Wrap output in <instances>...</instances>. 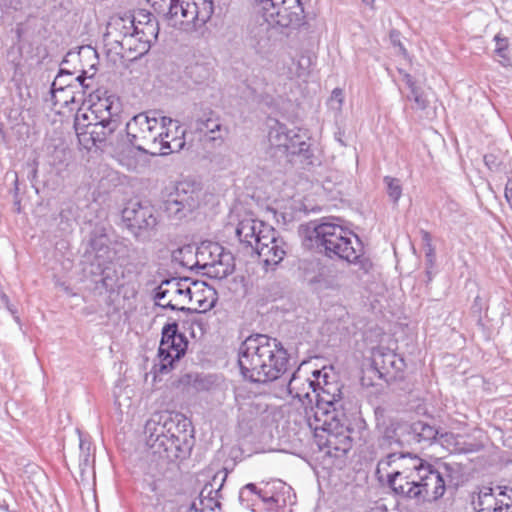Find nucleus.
Returning <instances> with one entry per match:
<instances>
[{
	"label": "nucleus",
	"mask_w": 512,
	"mask_h": 512,
	"mask_svg": "<svg viewBox=\"0 0 512 512\" xmlns=\"http://www.w3.org/2000/svg\"><path fill=\"white\" fill-rule=\"evenodd\" d=\"M288 355L281 342L265 334L247 337L238 351L243 377L255 383L278 379L287 368Z\"/></svg>",
	"instance_id": "1"
},
{
	"label": "nucleus",
	"mask_w": 512,
	"mask_h": 512,
	"mask_svg": "<svg viewBox=\"0 0 512 512\" xmlns=\"http://www.w3.org/2000/svg\"><path fill=\"white\" fill-rule=\"evenodd\" d=\"M344 403L341 386L326 383L317 395V409L311 414L309 427L326 433L324 446L326 454L344 456L352 448L351 429L345 425Z\"/></svg>",
	"instance_id": "2"
},
{
	"label": "nucleus",
	"mask_w": 512,
	"mask_h": 512,
	"mask_svg": "<svg viewBox=\"0 0 512 512\" xmlns=\"http://www.w3.org/2000/svg\"><path fill=\"white\" fill-rule=\"evenodd\" d=\"M188 278L162 279V317L168 311L175 312L176 317L168 316V322L162 327V373L173 368V363L184 356L188 342L184 335L178 333V321L182 313L191 308L186 307L193 300Z\"/></svg>",
	"instance_id": "3"
},
{
	"label": "nucleus",
	"mask_w": 512,
	"mask_h": 512,
	"mask_svg": "<svg viewBox=\"0 0 512 512\" xmlns=\"http://www.w3.org/2000/svg\"><path fill=\"white\" fill-rule=\"evenodd\" d=\"M255 24L250 33L260 48H264L278 28H296L304 23L300 0H254Z\"/></svg>",
	"instance_id": "4"
},
{
	"label": "nucleus",
	"mask_w": 512,
	"mask_h": 512,
	"mask_svg": "<svg viewBox=\"0 0 512 512\" xmlns=\"http://www.w3.org/2000/svg\"><path fill=\"white\" fill-rule=\"evenodd\" d=\"M339 222V219H331L313 224L312 228H308V239L317 247H322L329 258L337 257L349 263H357L364 273H368L372 263L367 258H361L358 237Z\"/></svg>",
	"instance_id": "5"
},
{
	"label": "nucleus",
	"mask_w": 512,
	"mask_h": 512,
	"mask_svg": "<svg viewBox=\"0 0 512 512\" xmlns=\"http://www.w3.org/2000/svg\"><path fill=\"white\" fill-rule=\"evenodd\" d=\"M158 425V421L150 419L146 422L144 429L145 450L141 460L143 471L141 503L144 512H159L160 443L158 441L160 432Z\"/></svg>",
	"instance_id": "6"
},
{
	"label": "nucleus",
	"mask_w": 512,
	"mask_h": 512,
	"mask_svg": "<svg viewBox=\"0 0 512 512\" xmlns=\"http://www.w3.org/2000/svg\"><path fill=\"white\" fill-rule=\"evenodd\" d=\"M162 460L172 463V469H178L177 461L188 457L191 450V434L188 430L190 423L180 414L162 415Z\"/></svg>",
	"instance_id": "7"
},
{
	"label": "nucleus",
	"mask_w": 512,
	"mask_h": 512,
	"mask_svg": "<svg viewBox=\"0 0 512 512\" xmlns=\"http://www.w3.org/2000/svg\"><path fill=\"white\" fill-rule=\"evenodd\" d=\"M201 183L195 179H183L162 191V210L167 218L179 222L198 207Z\"/></svg>",
	"instance_id": "8"
},
{
	"label": "nucleus",
	"mask_w": 512,
	"mask_h": 512,
	"mask_svg": "<svg viewBox=\"0 0 512 512\" xmlns=\"http://www.w3.org/2000/svg\"><path fill=\"white\" fill-rule=\"evenodd\" d=\"M212 13L211 0H200V3L196 0H169V9L164 18L169 26L191 33L198 25L205 24Z\"/></svg>",
	"instance_id": "9"
},
{
	"label": "nucleus",
	"mask_w": 512,
	"mask_h": 512,
	"mask_svg": "<svg viewBox=\"0 0 512 512\" xmlns=\"http://www.w3.org/2000/svg\"><path fill=\"white\" fill-rule=\"evenodd\" d=\"M422 465V459L417 455L403 452H387L382 456L376 468L379 481H386L387 485L396 493L399 485L416 467Z\"/></svg>",
	"instance_id": "10"
},
{
	"label": "nucleus",
	"mask_w": 512,
	"mask_h": 512,
	"mask_svg": "<svg viewBox=\"0 0 512 512\" xmlns=\"http://www.w3.org/2000/svg\"><path fill=\"white\" fill-rule=\"evenodd\" d=\"M197 269L204 274L222 279L233 272V257L218 243L202 242L196 248Z\"/></svg>",
	"instance_id": "11"
},
{
	"label": "nucleus",
	"mask_w": 512,
	"mask_h": 512,
	"mask_svg": "<svg viewBox=\"0 0 512 512\" xmlns=\"http://www.w3.org/2000/svg\"><path fill=\"white\" fill-rule=\"evenodd\" d=\"M471 503L475 512H512V487H480Z\"/></svg>",
	"instance_id": "12"
},
{
	"label": "nucleus",
	"mask_w": 512,
	"mask_h": 512,
	"mask_svg": "<svg viewBox=\"0 0 512 512\" xmlns=\"http://www.w3.org/2000/svg\"><path fill=\"white\" fill-rule=\"evenodd\" d=\"M326 383L329 382L325 380L324 384ZM324 386L325 385L316 388L314 381L302 375L299 369L293 373L288 382V393L293 399H297L303 407L307 423L312 421L311 414L315 413L317 409V395L322 391Z\"/></svg>",
	"instance_id": "13"
},
{
	"label": "nucleus",
	"mask_w": 512,
	"mask_h": 512,
	"mask_svg": "<svg viewBox=\"0 0 512 512\" xmlns=\"http://www.w3.org/2000/svg\"><path fill=\"white\" fill-rule=\"evenodd\" d=\"M268 128V141L271 147L291 155L300 154L308 149V144L303 136L294 129H288L279 121L270 120Z\"/></svg>",
	"instance_id": "14"
},
{
	"label": "nucleus",
	"mask_w": 512,
	"mask_h": 512,
	"mask_svg": "<svg viewBox=\"0 0 512 512\" xmlns=\"http://www.w3.org/2000/svg\"><path fill=\"white\" fill-rule=\"evenodd\" d=\"M157 114V111L140 113L127 122L126 132L129 142L142 139L147 145L159 147L157 139L160 137V132L158 131Z\"/></svg>",
	"instance_id": "15"
},
{
	"label": "nucleus",
	"mask_w": 512,
	"mask_h": 512,
	"mask_svg": "<svg viewBox=\"0 0 512 512\" xmlns=\"http://www.w3.org/2000/svg\"><path fill=\"white\" fill-rule=\"evenodd\" d=\"M122 220L127 229L135 236L141 230L155 227L157 219L155 208L148 203L130 201L122 211Z\"/></svg>",
	"instance_id": "16"
},
{
	"label": "nucleus",
	"mask_w": 512,
	"mask_h": 512,
	"mask_svg": "<svg viewBox=\"0 0 512 512\" xmlns=\"http://www.w3.org/2000/svg\"><path fill=\"white\" fill-rule=\"evenodd\" d=\"M113 103L114 100L107 97L99 99L87 110L78 109L74 119V128L80 142H87L88 132L93 129L97 120H100L101 114H105L106 110H113Z\"/></svg>",
	"instance_id": "17"
},
{
	"label": "nucleus",
	"mask_w": 512,
	"mask_h": 512,
	"mask_svg": "<svg viewBox=\"0 0 512 512\" xmlns=\"http://www.w3.org/2000/svg\"><path fill=\"white\" fill-rule=\"evenodd\" d=\"M380 436L377 439L375 457L378 454L382 456L387 452H397L403 446V436L408 432L409 424L397 420H389L387 423L379 425Z\"/></svg>",
	"instance_id": "18"
},
{
	"label": "nucleus",
	"mask_w": 512,
	"mask_h": 512,
	"mask_svg": "<svg viewBox=\"0 0 512 512\" xmlns=\"http://www.w3.org/2000/svg\"><path fill=\"white\" fill-rule=\"evenodd\" d=\"M268 240L263 237L258 239V244L253 248L261 259L266 271L274 270L286 255V243L277 235L272 227V233L268 234Z\"/></svg>",
	"instance_id": "19"
},
{
	"label": "nucleus",
	"mask_w": 512,
	"mask_h": 512,
	"mask_svg": "<svg viewBox=\"0 0 512 512\" xmlns=\"http://www.w3.org/2000/svg\"><path fill=\"white\" fill-rule=\"evenodd\" d=\"M131 18L135 21L139 35V43L135 48V53L142 56L149 51L152 41L156 42L160 31L159 23L145 9H139L134 15H131Z\"/></svg>",
	"instance_id": "20"
},
{
	"label": "nucleus",
	"mask_w": 512,
	"mask_h": 512,
	"mask_svg": "<svg viewBox=\"0 0 512 512\" xmlns=\"http://www.w3.org/2000/svg\"><path fill=\"white\" fill-rule=\"evenodd\" d=\"M146 155H160V147L134 145V141L124 145L115 152L117 162L129 171H136L146 163Z\"/></svg>",
	"instance_id": "21"
},
{
	"label": "nucleus",
	"mask_w": 512,
	"mask_h": 512,
	"mask_svg": "<svg viewBox=\"0 0 512 512\" xmlns=\"http://www.w3.org/2000/svg\"><path fill=\"white\" fill-rule=\"evenodd\" d=\"M85 77L79 75L74 78V85H68L67 87H58L59 79H54L51 85V100L54 106L60 108L68 107L70 104L82 102L84 100L85 89L88 85H85Z\"/></svg>",
	"instance_id": "22"
},
{
	"label": "nucleus",
	"mask_w": 512,
	"mask_h": 512,
	"mask_svg": "<svg viewBox=\"0 0 512 512\" xmlns=\"http://www.w3.org/2000/svg\"><path fill=\"white\" fill-rule=\"evenodd\" d=\"M372 363L381 377L395 378L405 368L404 359L385 347H378L372 351Z\"/></svg>",
	"instance_id": "23"
},
{
	"label": "nucleus",
	"mask_w": 512,
	"mask_h": 512,
	"mask_svg": "<svg viewBox=\"0 0 512 512\" xmlns=\"http://www.w3.org/2000/svg\"><path fill=\"white\" fill-rule=\"evenodd\" d=\"M271 233L272 226L251 216L241 219L236 228V235L239 240L252 248L258 244L260 237H263V240H268V234Z\"/></svg>",
	"instance_id": "24"
},
{
	"label": "nucleus",
	"mask_w": 512,
	"mask_h": 512,
	"mask_svg": "<svg viewBox=\"0 0 512 512\" xmlns=\"http://www.w3.org/2000/svg\"><path fill=\"white\" fill-rule=\"evenodd\" d=\"M162 156L179 152L185 146V130L177 120L162 116Z\"/></svg>",
	"instance_id": "25"
},
{
	"label": "nucleus",
	"mask_w": 512,
	"mask_h": 512,
	"mask_svg": "<svg viewBox=\"0 0 512 512\" xmlns=\"http://www.w3.org/2000/svg\"><path fill=\"white\" fill-rule=\"evenodd\" d=\"M428 473L425 474L424 483L420 485L415 500L418 502H431L438 500L445 492V481L441 473L430 465Z\"/></svg>",
	"instance_id": "26"
},
{
	"label": "nucleus",
	"mask_w": 512,
	"mask_h": 512,
	"mask_svg": "<svg viewBox=\"0 0 512 512\" xmlns=\"http://www.w3.org/2000/svg\"><path fill=\"white\" fill-rule=\"evenodd\" d=\"M179 56L185 57V59L182 60V63H177V70L174 71L173 66L175 64L174 61H170L169 63L165 64V71L166 73H170L172 76V80L175 78H180L181 71L183 69V72L191 78L194 82L198 83L202 81L204 78L200 73H197V71L201 70L203 71L204 68L201 65L195 64L192 65V60L195 57V54L193 50L189 47H182L180 49Z\"/></svg>",
	"instance_id": "27"
},
{
	"label": "nucleus",
	"mask_w": 512,
	"mask_h": 512,
	"mask_svg": "<svg viewBox=\"0 0 512 512\" xmlns=\"http://www.w3.org/2000/svg\"><path fill=\"white\" fill-rule=\"evenodd\" d=\"M119 125L116 113L112 110H106L105 114H101L100 120H97L94 124L93 129L88 132L87 141L91 140L93 145L102 143L118 129Z\"/></svg>",
	"instance_id": "28"
},
{
	"label": "nucleus",
	"mask_w": 512,
	"mask_h": 512,
	"mask_svg": "<svg viewBox=\"0 0 512 512\" xmlns=\"http://www.w3.org/2000/svg\"><path fill=\"white\" fill-rule=\"evenodd\" d=\"M430 464L426 463L422 459V465L416 467L415 470H412L408 475L409 478L404 479V481L399 485V489H397V495L406 498L415 500L416 494H414L417 489H419L420 485L424 483L425 474H427L429 470Z\"/></svg>",
	"instance_id": "29"
},
{
	"label": "nucleus",
	"mask_w": 512,
	"mask_h": 512,
	"mask_svg": "<svg viewBox=\"0 0 512 512\" xmlns=\"http://www.w3.org/2000/svg\"><path fill=\"white\" fill-rule=\"evenodd\" d=\"M112 27L123 36L121 40L122 46L135 52V48L139 43V35L135 21L131 18V15L115 18Z\"/></svg>",
	"instance_id": "30"
},
{
	"label": "nucleus",
	"mask_w": 512,
	"mask_h": 512,
	"mask_svg": "<svg viewBox=\"0 0 512 512\" xmlns=\"http://www.w3.org/2000/svg\"><path fill=\"white\" fill-rule=\"evenodd\" d=\"M109 240L105 235L95 237L90 242L91 252L98 267L105 273L106 265L111 263L115 257L114 251L108 245Z\"/></svg>",
	"instance_id": "31"
},
{
	"label": "nucleus",
	"mask_w": 512,
	"mask_h": 512,
	"mask_svg": "<svg viewBox=\"0 0 512 512\" xmlns=\"http://www.w3.org/2000/svg\"><path fill=\"white\" fill-rule=\"evenodd\" d=\"M404 80L406 85L410 89V94H408L407 98L410 101L414 102L412 109L417 111H425L429 107V99L425 92L418 86H416L412 77L409 74L404 76Z\"/></svg>",
	"instance_id": "32"
},
{
	"label": "nucleus",
	"mask_w": 512,
	"mask_h": 512,
	"mask_svg": "<svg viewBox=\"0 0 512 512\" xmlns=\"http://www.w3.org/2000/svg\"><path fill=\"white\" fill-rule=\"evenodd\" d=\"M171 259L173 262L182 267L189 269H197L196 249L191 245H184L176 250L171 251Z\"/></svg>",
	"instance_id": "33"
},
{
	"label": "nucleus",
	"mask_w": 512,
	"mask_h": 512,
	"mask_svg": "<svg viewBox=\"0 0 512 512\" xmlns=\"http://www.w3.org/2000/svg\"><path fill=\"white\" fill-rule=\"evenodd\" d=\"M408 432L413 435V439L419 443L431 442L436 438L437 430L422 421H417L409 425Z\"/></svg>",
	"instance_id": "34"
},
{
	"label": "nucleus",
	"mask_w": 512,
	"mask_h": 512,
	"mask_svg": "<svg viewBox=\"0 0 512 512\" xmlns=\"http://www.w3.org/2000/svg\"><path fill=\"white\" fill-rule=\"evenodd\" d=\"M201 504L210 510L220 507L221 493H218L211 486L205 485L199 494Z\"/></svg>",
	"instance_id": "35"
},
{
	"label": "nucleus",
	"mask_w": 512,
	"mask_h": 512,
	"mask_svg": "<svg viewBox=\"0 0 512 512\" xmlns=\"http://www.w3.org/2000/svg\"><path fill=\"white\" fill-rule=\"evenodd\" d=\"M207 292L209 295H202L199 292H192V301H195L197 304L193 310L198 312H206L213 308L216 302L215 292L210 288L207 289Z\"/></svg>",
	"instance_id": "36"
},
{
	"label": "nucleus",
	"mask_w": 512,
	"mask_h": 512,
	"mask_svg": "<svg viewBox=\"0 0 512 512\" xmlns=\"http://www.w3.org/2000/svg\"><path fill=\"white\" fill-rule=\"evenodd\" d=\"M344 99L345 96L343 90L341 88H335L327 101V106L329 110L334 113L335 118L339 117L342 113Z\"/></svg>",
	"instance_id": "37"
},
{
	"label": "nucleus",
	"mask_w": 512,
	"mask_h": 512,
	"mask_svg": "<svg viewBox=\"0 0 512 512\" xmlns=\"http://www.w3.org/2000/svg\"><path fill=\"white\" fill-rule=\"evenodd\" d=\"M386 192L393 203H397L402 195V185L399 179L386 176L384 177Z\"/></svg>",
	"instance_id": "38"
},
{
	"label": "nucleus",
	"mask_w": 512,
	"mask_h": 512,
	"mask_svg": "<svg viewBox=\"0 0 512 512\" xmlns=\"http://www.w3.org/2000/svg\"><path fill=\"white\" fill-rule=\"evenodd\" d=\"M228 472L226 469L219 470L214 474L211 481L207 483V485L211 486L218 493L221 492V489L227 479Z\"/></svg>",
	"instance_id": "39"
},
{
	"label": "nucleus",
	"mask_w": 512,
	"mask_h": 512,
	"mask_svg": "<svg viewBox=\"0 0 512 512\" xmlns=\"http://www.w3.org/2000/svg\"><path fill=\"white\" fill-rule=\"evenodd\" d=\"M209 161L211 168L214 170H224L230 165L229 159L221 153L213 154Z\"/></svg>",
	"instance_id": "40"
},
{
	"label": "nucleus",
	"mask_w": 512,
	"mask_h": 512,
	"mask_svg": "<svg viewBox=\"0 0 512 512\" xmlns=\"http://www.w3.org/2000/svg\"><path fill=\"white\" fill-rule=\"evenodd\" d=\"M80 457L85 466L89 464L91 455V443L80 435L79 438Z\"/></svg>",
	"instance_id": "41"
},
{
	"label": "nucleus",
	"mask_w": 512,
	"mask_h": 512,
	"mask_svg": "<svg viewBox=\"0 0 512 512\" xmlns=\"http://www.w3.org/2000/svg\"><path fill=\"white\" fill-rule=\"evenodd\" d=\"M200 129H206L211 133H215L221 129V124L217 119L213 120L212 118H208L206 121L201 122Z\"/></svg>",
	"instance_id": "42"
},
{
	"label": "nucleus",
	"mask_w": 512,
	"mask_h": 512,
	"mask_svg": "<svg viewBox=\"0 0 512 512\" xmlns=\"http://www.w3.org/2000/svg\"><path fill=\"white\" fill-rule=\"evenodd\" d=\"M248 491L252 494H256L258 497H260V494L263 493L262 490L258 489L257 486L253 483H248L246 484L240 491L239 493V499L240 501H243L244 500V494L245 492Z\"/></svg>",
	"instance_id": "43"
},
{
	"label": "nucleus",
	"mask_w": 512,
	"mask_h": 512,
	"mask_svg": "<svg viewBox=\"0 0 512 512\" xmlns=\"http://www.w3.org/2000/svg\"><path fill=\"white\" fill-rule=\"evenodd\" d=\"M114 398H115V404L118 405L119 408L122 406H129V396H127L124 400H122V388L119 386H116L114 389Z\"/></svg>",
	"instance_id": "44"
},
{
	"label": "nucleus",
	"mask_w": 512,
	"mask_h": 512,
	"mask_svg": "<svg viewBox=\"0 0 512 512\" xmlns=\"http://www.w3.org/2000/svg\"><path fill=\"white\" fill-rule=\"evenodd\" d=\"M262 501L267 505V508L270 510L274 509V506H276L278 499H276L274 496H268L266 492L263 491L262 494H260V497Z\"/></svg>",
	"instance_id": "45"
},
{
	"label": "nucleus",
	"mask_w": 512,
	"mask_h": 512,
	"mask_svg": "<svg viewBox=\"0 0 512 512\" xmlns=\"http://www.w3.org/2000/svg\"><path fill=\"white\" fill-rule=\"evenodd\" d=\"M65 77H72V74L70 72H64L63 70H60V72L58 73V75L56 76L55 79H59L60 78V82L58 83V87L57 88H63V87H67L68 85H74V83H68L65 81Z\"/></svg>",
	"instance_id": "46"
},
{
	"label": "nucleus",
	"mask_w": 512,
	"mask_h": 512,
	"mask_svg": "<svg viewBox=\"0 0 512 512\" xmlns=\"http://www.w3.org/2000/svg\"><path fill=\"white\" fill-rule=\"evenodd\" d=\"M425 257H426V260H427V263H428L429 267H433L434 262H435V248H434V246L433 247H429V248H425Z\"/></svg>",
	"instance_id": "47"
},
{
	"label": "nucleus",
	"mask_w": 512,
	"mask_h": 512,
	"mask_svg": "<svg viewBox=\"0 0 512 512\" xmlns=\"http://www.w3.org/2000/svg\"><path fill=\"white\" fill-rule=\"evenodd\" d=\"M390 40L394 46L399 47V49L402 52H405V48L403 47V45L401 44L400 39H399V32H397L395 30L391 31L390 32Z\"/></svg>",
	"instance_id": "48"
},
{
	"label": "nucleus",
	"mask_w": 512,
	"mask_h": 512,
	"mask_svg": "<svg viewBox=\"0 0 512 512\" xmlns=\"http://www.w3.org/2000/svg\"><path fill=\"white\" fill-rule=\"evenodd\" d=\"M420 233H421L422 241L424 243V248L433 247L431 234L425 230H421Z\"/></svg>",
	"instance_id": "49"
},
{
	"label": "nucleus",
	"mask_w": 512,
	"mask_h": 512,
	"mask_svg": "<svg viewBox=\"0 0 512 512\" xmlns=\"http://www.w3.org/2000/svg\"><path fill=\"white\" fill-rule=\"evenodd\" d=\"M485 164L489 167V169H493L497 167L496 159L493 154H488L484 156Z\"/></svg>",
	"instance_id": "50"
},
{
	"label": "nucleus",
	"mask_w": 512,
	"mask_h": 512,
	"mask_svg": "<svg viewBox=\"0 0 512 512\" xmlns=\"http://www.w3.org/2000/svg\"><path fill=\"white\" fill-rule=\"evenodd\" d=\"M310 65V59L308 57H301L299 60V66L302 69V71L298 72V76H302L305 74V67H308Z\"/></svg>",
	"instance_id": "51"
},
{
	"label": "nucleus",
	"mask_w": 512,
	"mask_h": 512,
	"mask_svg": "<svg viewBox=\"0 0 512 512\" xmlns=\"http://www.w3.org/2000/svg\"><path fill=\"white\" fill-rule=\"evenodd\" d=\"M505 198L512 208V182H508L505 187Z\"/></svg>",
	"instance_id": "52"
},
{
	"label": "nucleus",
	"mask_w": 512,
	"mask_h": 512,
	"mask_svg": "<svg viewBox=\"0 0 512 512\" xmlns=\"http://www.w3.org/2000/svg\"><path fill=\"white\" fill-rule=\"evenodd\" d=\"M0 304L4 305L10 312H14L12 307L10 306L8 296L0 291Z\"/></svg>",
	"instance_id": "53"
},
{
	"label": "nucleus",
	"mask_w": 512,
	"mask_h": 512,
	"mask_svg": "<svg viewBox=\"0 0 512 512\" xmlns=\"http://www.w3.org/2000/svg\"><path fill=\"white\" fill-rule=\"evenodd\" d=\"M494 40L496 42V47H505V49H507L508 44L506 38H502L500 35H496Z\"/></svg>",
	"instance_id": "54"
},
{
	"label": "nucleus",
	"mask_w": 512,
	"mask_h": 512,
	"mask_svg": "<svg viewBox=\"0 0 512 512\" xmlns=\"http://www.w3.org/2000/svg\"><path fill=\"white\" fill-rule=\"evenodd\" d=\"M495 53L498 57L502 58L503 60H507V49L505 47H496Z\"/></svg>",
	"instance_id": "55"
},
{
	"label": "nucleus",
	"mask_w": 512,
	"mask_h": 512,
	"mask_svg": "<svg viewBox=\"0 0 512 512\" xmlns=\"http://www.w3.org/2000/svg\"><path fill=\"white\" fill-rule=\"evenodd\" d=\"M153 292H154V295H153L154 303L156 306H159L160 305V286L155 287Z\"/></svg>",
	"instance_id": "56"
},
{
	"label": "nucleus",
	"mask_w": 512,
	"mask_h": 512,
	"mask_svg": "<svg viewBox=\"0 0 512 512\" xmlns=\"http://www.w3.org/2000/svg\"><path fill=\"white\" fill-rule=\"evenodd\" d=\"M18 111L17 110H13L11 109L9 114L7 115V118L10 120V119H14V120H17V116H18Z\"/></svg>",
	"instance_id": "57"
},
{
	"label": "nucleus",
	"mask_w": 512,
	"mask_h": 512,
	"mask_svg": "<svg viewBox=\"0 0 512 512\" xmlns=\"http://www.w3.org/2000/svg\"><path fill=\"white\" fill-rule=\"evenodd\" d=\"M374 1L375 0H362V2L369 7H373Z\"/></svg>",
	"instance_id": "58"
},
{
	"label": "nucleus",
	"mask_w": 512,
	"mask_h": 512,
	"mask_svg": "<svg viewBox=\"0 0 512 512\" xmlns=\"http://www.w3.org/2000/svg\"><path fill=\"white\" fill-rule=\"evenodd\" d=\"M320 375H321V371H319V370L313 371V376L316 377L317 379L320 377Z\"/></svg>",
	"instance_id": "59"
},
{
	"label": "nucleus",
	"mask_w": 512,
	"mask_h": 512,
	"mask_svg": "<svg viewBox=\"0 0 512 512\" xmlns=\"http://www.w3.org/2000/svg\"><path fill=\"white\" fill-rule=\"evenodd\" d=\"M0 134L4 136V125L0 122Z\"/></svg>",
	"instance_id": "60"
},
{
	"label": "nucleus",
	"mask_w": 512,
	"mask_h": 512,
	"mask_svg": "<svg viewBox=\"0 0 512 512\" xmlns=\"http://www.w3.org/2000/svg\"><path fill=\"white\" fill-rule=\"evenodd\" d=\"M151 373L153 374V380H156V377H157L156 371H151Z\"/></svg>",
	"instance_id": "61"
},
{
	"label": "nucleus",
	"mask_w": 512,
	"mask_h": 512,
	"mask_svg": "<svg viewBox=\"0 0 512 512\" xmlns=\"http://www.w3.org/2000/svg\"><path fill=\"white\" fill-rule=\"evenodd\" d=\"M183 59H185V57H183V56H179L178 55V57H176V60H181L182 61Z\"/></svg>",
	"instance_id": "62"
},
{
	"label": "nucleus",
	"mask_w": 512,
	"mask_h": 512,
	"mask_svg": "<svg viewBox=\"0 0 512 512\" xmlns=\"http://www.w3.org/2000/svg\"><path fill=\"white\" fill-rule=\"evenodd\" d=\"M157 356H160V345L158 346V349H157Z\"/></svg>",
	"instance_id": "63"
}]
</instances>
